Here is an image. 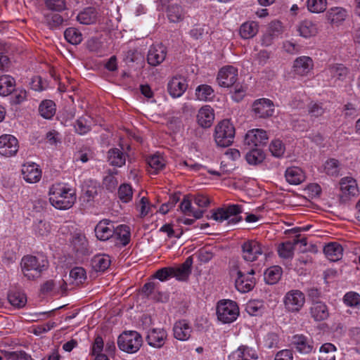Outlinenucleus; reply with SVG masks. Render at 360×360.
<instances>
[{
	"label": "nucleus",
	"instance_id": "obj_1",
	"mask_svg": "<svg viewBox=\"0 0 360 360\" xmlns=\"http://www.w3.org/2000/svg\"><path fill=\"white\" fill-rule=\"evenodd\" d=\"M49 195L50 203L58 210H68L76 201L75 190L65 183L53 184L49 189Z\"/></svg>",
	"mask_w": 360,
	"mask_h": 360
},
{
	"label": "nucleus",
	"instance_id": "obj_2",
	"mask_svg": "<svg viewBox=\"0 0 360 360\" xmlns=\"http://www.w3.org/2000/svg\"><path fill=\"white\" fill-rule=\"evenodd\" d=\"M20 266L24 276L28 280H34L48 269L49 261L44 256L25 255L21 259Z\"/></svg>",
	"mask_w": 360,
	"mask_h": 360
},
{
	"label": "nucleus",
	"instance_id": "obj_3",
	"mask_svg": "<svg viewBox=\"0 0 360 360\" xmlns=\"http://www.w3.org/2000/svg\"><path fill=\"white\" fill-rule=\"evenodd\" d=\"M236 130L229 120H223L215 127L214 138L218 146L226 148L233 143Z\"/></svg>",
	"mask_w": 360,
	"mask_h": 360
},
{
	"label": "nucleus",
	"instance_id": "obj_4",
	"mask_svg": "<svg viewBox=\"0 0 360 360\" xmlns=\"http://www.w3.org/2000/svg\"><path fill=\"white\" fill-rule=\"evenodd\" d=\"M217 315L218 319L222 323H232L239 315V308L234 301L221 300L217 304Z\"/></svg>",
	"mask_w": 360,
	"mask_h": 360
},
{
	"label": "nucleus",
	"instance_id": "obj_5",
	"mask_svg": "<svg viewBox=\"0 0 360 360\" xmlns=\"http://www.w3.org/2000/svg\"><path fill=\"white\" fill-rule=\"evenodd\" d=\"M283 303L288 311L298 312L305 303V295L299 290H291L285 295Z\"/></svg>",
	"mask_w": 360,
	"mask_h": 360
},
{
	"label": "nucleus",
	"instance_id": "obj_6",
	"mask_svg": "<svg viewBox=\"0 0 360 360\" xmlns=\"http://www.w3.org/2000/svg\"><path fill=\"white\" fill-rule=\"evenodd\" d=\"M242 257L246 262H252L263 255L262 244L256 240H248L241 245Z\"/></svg>",
	"mask_w": 360,
	"mask_h": 360
},
{
	"label": "nucleus",
	"instance_id": "obj_7",
	"mask_svg": "<svg viewBox=\"0 0 360 360\" xmlns=\"http://www.w3.org/2000/svg\"><path fill=\"white\" fill-rule=\"evenodd\" d=\"M238 79V69L232 65L221 68L217 75V80L221 87L229 88L233 86Z\"/></svg>",
	"mask_w": 360,
	"mask_h": 360
},
{
	"label": "nucleus",
	"instance_id": "obj_8",
	"mask_svg": "<svg viewBox=\"0 0 360 360\" xmlns=\"http://www.w3.org/2000/svg\"><path fill=\"white\" fill-rule=\"evenodd\" d=\"M19 149L18 139L11 134L0 136V155L12 157L16 155Z\"/></svg>",
	"mask_w": 360,
	"mask_h": 360
},
{
	"label": "nucleus",
	"instance_id": "obj_9",
	"mask_svg": "<svg viewBox=\"0 0 360 360\" xmlns=\"http://www.w3.org/2000/svg\"><path fill=\"white\" fill-rule=\"evenodd\" d=\"M252 111L257 117H269L274 112V103L269 98H262L257 99L252 104Z\"/></svg>",
	"mask_w": 360,
	"mask_h": 360
},
{
	"label": "nucleus",
	"instance_id": "obj_10",
	"mask_svg": "<svg viewBox=\"0 0 360 360\" xmlns=\"http://www.w3.org/2000/svg\"><path fill=\"white\" fill-rule=\"evenodd\" d=\"M255 271L250 269L247 274L238 271V276L235 281L236 289L243 293L248 292L253 289L255 285V278H254Z\"/></svg>",
	"mask_w": 360,
	"mask_h": 360
},
{
	"label": "nucleus",
	"instance_id": "obj_11",
	"mask_svg": "<svg viewBox=\"0 0 360 360\" xmlns=\"http://www.w3.org/2000/svg\"><path fill=\"white\" fill-rule=\"evenodd\" d=\"M268 139L266 131L262 129H253L247 132L244 142L250 148H260L266 144Z\"/></svg>",
	"mask_w": 360,
	"mask_h": 360
},
{
	"label": "nucleus",
	"instance_id": "obj_12",
	"mask_svg": "<svg viewBox=\"0 0 360 360\" xmlns=\"http://www.w3.org/2000/svg\"><path fill=\"white\" fill-rule=\"evenodd\" d=\"M167 53V48L162 44H153L148 51V63L154 67L159 65L165 60Z\"/></svg>",
	"mask_w": 360,
	"mask_h": 360
},
{
	"label": "nucleus",
	"instance_id": "obj_13",
	"mask_svg": "<svg viewBox=\"0 0 360 360\" xmlns=\"http://www.w3.org/2000/svg\"><path fill=\"white\" fill-rule=\"evenodd\" d=\"M94 231L98 240L101 241L108 240L115 233L114 223L109 219H103L96 224Z\"/></svg>",
	"mask_w": 360,
	"mask_h": 360
},
{
	"label": "nucleus",
	"instance_id": "obj_14",
	"mask_svg": "<svg viewBox=\"0 0 360 360\" xmlns=\"http://www.w3.org/2000/svg\"><path fill=\"white\" fill-rule=\"evenodd\" d=\"M188 84L186 79L180 76L173 77L167 84V91L172 98H179L186 91Z\"/></svg>",
	"mask_w": 360,
	"mask_h": 360
},
{
	"label": "nucleus",
	"instance_id": "obj_15",
	"mask_svg": "<svg viewBox=\"0 0 360 360\" xmlns=\"http://www.w3.org/2000/svg\"><path fill=\"white\" fill-rule=\"evenodd\" d=\"M309 314L315 321H325L330 316L328 305L324 302L314 300L309 308Z\"/></svg>",
	"mask_w": 360,
	"mask_h": 360
},
{
	"label": "nucleus",
	"instance_id": "obj_16",
	"mask_svg": "<svg viewBox=\"0 0 360 360\" xmlns=\"http://www.w3.org/2000/svg\"><path fill=\"white\" fill-rule=\"evenodd\" d=\"M22 175L27 183L34 184L40 181L41 170L36 163H27L22 165Z\"/></svg>",
	"mask_w": 360,
	"mask_h": 360
},
{
	"label": "nucleus",
	"instance_id": "obj_17",
	"mask_svg": "<svg viewBox=\"0 0 360 360\" xmlns=\"http://www.w3.org/2000/svg\"><path fill=\"white\" fill-rule=\"evenodd\" d=\"M314 68L313 60L309 56H300L293 63V70L295 74L301 76L307 75Z\"/></svg>",
	"mask_w": 360,
	"mask_h": 360
},
{
	"label": "nucleus",
	"instance_id": "obj_18",
	"mask_svg": "<svg viewBox=\"0 0 360 360\" xmlns=\"http://www.w3.org/2000/svg\"><path fill=\"white\" fill-rule=\"evenodd\" d=\"M192 264L193 258L190 256L179 266L172 267L174 271L172 273L173 278H175L179 281H186L191 274Z\"/></svg>",
	"mask_w": 360,
	"mask_h": 360
},
{
	"label": "nucleus",
	"instance_id": "obj_19",
	"mask_svg": "<svg viewBox=\"0 0 360 360\" xmlns=\"http://www.w3.org/2000/svg\"><path fill=\"white\" fill-rule=\"evenodd\" d=\"M214 120V110L210 105L202 106L198 112L197 122L203 128H209L212 126Z\"/></svg>",
	"mask_w": 360,
	"mask_h": 360
},
{
	"label": "nucleus",
	"instance_id": "obj_20",
	"mask_svg": "<svg viewBox=\"0 0 360 360\" xmlns=\"http://www.w3.org/2000/svg\"><path fill=\"white\" fill-rule=\"evenodd\" d=\"M71 245L77 255L84 256L89 254V243L84 234L75 233L71 240Z\"/></svg>",
	"mask_w": 360,
	"mask_h": 360
},
{
	"label": "nucleus",
	"instance_id": "obj_21",
	"mask_svg": "<svg viewBox=\"0 0 360 360\" xmlns=\"http://www.w3.org/2000/svg\"><path fill=\"white\" fill-rule=\"evenodd\" d=\"M111 238H114L117 245L127 246L131 240L130 228L126 224L115 226V233Z\"/></svg>",
	"mask_w": 360,
	"mask_h": 360
},
{
	"label": "nucleus",
	"instance_id": "obj_22",
	"mask_svg": "<svg viewBox=\"0 0 360 360\" xmlns=\"http://www.w3.org/2000/svg\"><path fill=\"white\" fill-rule=\"evenodd\" d=\"M296 31L298 34L305 39L316 36L318 32L316 24L310 20H304L296 25Z\"/></svg>",
	"mask_w": 360,
	"mask_h": 360
},
{
	"label": "nucleus",
	"instance_id": "obj_23",
	"mask_svg": "<svg viewBox=\"0 0 360 360\" xmlns=\"http://www.w3.org/2000/svg\"><path fill=\"white\" fill-rule=\"evenodd\" d=\"M349 69L342 64L334 63L329 65L326 69V74L330 77L331 79L344 81L348 74Z\"/></svg>",
	"mask_w": 360,
	"mask_h": 360
},
{
	"label": "nucleus",
	"instance_id": "obj_24",
	"mask_svg": "<svg viewBox=\"0 0 360 360\" xmlns=\"http://www.w3.org/2000/svg\"><path fill=\"white\" fill-rule=\"evenodd\" d=\"M257 359V354L248 346L242 345L229 356V360H250Z\"/></svg>",
	"mask_w": 360,
	"mask_h": 360
},
{
	"label": "nucleus",
	"instance_id": "obj_25",
	"mask_svg": "<svg viewBox=\"0 0 360 360\" xmlns=\"http://www.w3.org/2000/svg\"><path fill=\"white\" fill-rule=\"evenodd\" d=\"M347 16V11L342 7H332L326 13L328 21L334 25L342 23Z\"/></svg>",
	"mask_w": 360,
	"mask_h": 360
},
{
	"label": "nucleus",
	"instance_id": "obj_26",
	"mask_svg": "<svg viewBox=\"0 0 360 360\" xmlns=\"http://www.w3.org/2000/svg\"><path fill=\"white\" fill-rule=\"evenodd\" d=\"M343 248L338 243L331 242L323 248L326 257L332 262L339 260L342 256Z\"/></svg>",
	"mask_w": 360,
	"mask_h": 360
},
{
	"label": "nucleus",
	"instance_id": "obj_27",
	"mask_svg": "<svg viewBox=\"0 0 360 360\" xmlns=\"http://www.w3.org/2000/svg\"><path fill=\"white\" fill-rule=\"evenodd\" d=\"M285 177L286 181L292 185H298L305 179L302 169L298 167H288L285 171Z\"/></svg>",
	"mask_w": 360,
	"mask_h": 360
},
{
	"label": "nucleus",
	"instance_id": "obj_28",
	"mask_svg": "<svg viewBox=\"0 0 360 360\" xmlns=\"http://www.w3.org/2000/svg\"><path fill=\"white\" fill-rule=\"evenodd\" d=\"M167 16L171 22H179L184 20L185 11L184 8L178 4H169L167 8Z\"/></svg>",
	"mask_w": 360,
	"mask_h": 360
},
{
	"label": "nucleus",
	"instance_id": "obj_29",
	"mask_svg": "<svg viewBox=\"0 0 360 360\" xmlns=\"http://www.w3.org/2000/svg\"><path fill=\"white\" fill-rule=\"evenodd\" d=\"M126 156V153L122 150L114 148L109 150L108 160L110 165L121 167L125 165Z\"/></svg>",
	"mask_w": 360,
	"mask_h": 360
},
{
	"label": "nucleus",
	"instance_id": "obj_30",
	"mask_svg": "<svg viewBox=\"0 0 360 360\" xmlns=\"http://www.w3.org/2000/svg\"><path fill=\"white\" fill-rule=\"evenodd\" d=\"M340 190L346 196H354L358 192L356 181L350 176H346L340 180Z\"/></svg>",
	"mask_w": 360,
	"mask_h": 360
},
{
	"label": "nucleus",
	"instance_id": "obj_31",
	"mask_svg": "<svg viewBox=\"0 0 360 360\" xmlns=\"http://www.w3.org/2000/svg\"><path fill=\"white\" fill-rule=\"evenodd\" d=\"M119 348L127 353L137 352L142 345V339H117Z\"/></svg>",
	"mask_w": 360,
	"mask_h": 360
},
{
	"label": "nucleus",
	"instance_id": "obj_32",
	"mask_svg": "<svg viewBox=\"0 0 360 360\" xmlns=\"http://www.w3.org/2000/svg\"><path fill=\"white\" fill-rule=\"evenodd\" d=\"M98 12L94 7H87L81 11L77 16L79 23L83 25H91L96 22Z\"/></svg>",
	"mask_w": 360,
	"mask_h": 360
},
{
	"label": "nucleus",
	"instance_id": "obj_33",
	"mask_svg": "<svg viewBox=\"0 0 360 360\" xmlns=\"http://www.w3.org/2000/svg\"><path fill=\"white\" fill-rule=\"evenodd\" d=\"M111 260L110 256L105 254L96 255L91 259V266L97 272L105 271L109 268Z\"/></svg>",
	"mask_w": 360,
	"mask_h": 360
},
{
	"label": "nucleus",
	"instance_id": "obj_34",
	"mask_svg": "<svg viewBox=\"0 0 360 360\" xmlns=\"http://www.w3.org/2000/svg\"><path fill=\"white\" fill-rule=\"evenodd\" d=\"M195 94L197 100L205 102L212 101L215 97L214 89L208 84L198 86Z\"/></svg>",
	"mask_w": 360,
	"mask_h": 360
},
{
	"label": "nucleus",
	"instance_id": "obj_35",
	"mask_svg": "<svg viewBox=\"0 0 360 360\" xmlns=\"http://www.w3.org/2000/svg\"><path fill=\"white\" fill-rule=\"evenodd\" d=\"M181 211L186 215L193 216L195 219H200L203 215V210L198 209L193 210L191 205V199L189 196H184L179 205Z\"/></svg>",
	"mask_w": 360,
	"mask_h": 360
},
{
	"label": "nucleus",
	"instance_id": "obj_36",
	"mask_svg": "<svg viewBox=\"0 0 360 360\" xmlns=\"http://www.w3.org/2000/svg\"><path fill=\"white\" fill-rule=\"evenodd\" d=\"M147 163L149 166L148 171L150 174H158L165 167V161L163 157L158 155L148 157Z\"/></svg>",
	"mask_w": 360,
	"mask_h": 360
},
{
	"label": "nucleus",
	"instance_id": "obj_37",
	"mask_svg": "<svg viewBox=\"0 0 360 360\" xmlns=\"http://www.w3.org/2000/svg\"><path fill=\"white\" fill-rule=\"evenodd\" d=\"M15 85V81L11 76H0V96H6L11 94L14 91Z\"/></svg>",
	"mask_w": 360,
	"mask_h": 360
},
{
	"label": "nucleus",
	"instance_id": "obj_38",
	"mask_svg": "<svg viewBox=\"0 0 360 360\" xmlns=\"http://www.w3.org/2000/svg\"><path fill=\"white\" fill-rule=\"evenodd\" d=\"M173 331L174 338H190L192 328L186 321L180 320L175 323Z\"/></svg>",
	"mask_w": 360,
	"mask_h": 360
},
{
	"label": "nucleus",
	"instance_id": "obj_39",
	"mask_svg": "<svg viewBox=\"0 0 360 360\" xmlns=\"http://www.w3.org/2000/svg\"><path fill=\"white\" fill-rule=\"evenodd\" d=\"M259 26L255 21L246 22L240 27V35L243 39H248L254 37L258 32Z\"/></svg>",
	"mask_w": 360,
	"mask_h": 360
},
{
	"label": "nucleus",
	"instance_id": "obj_40",
	"mask_svg": "<svg viewBox=\"0 0 360 360\" xmlns=\"http://www.w3.org/2000/svg\"><path fill=\"white\" fill-rule=\"evenodd\" d=\"M74 127L77 134H86L91 129V118L89 116L79 117L76 120Z\"/></svg>",
	"mask_w": 360,
	"mask_h": 360
},
{
	"label": "nucleus",
	"instance_id": "obj_41",
	"mask_svg": "<svg viewBox=\"0 0 360 360\" xmlns=\"http://www.w3.org/2000/svg\"><path fill=\"white\" fill-rule=\"evenodd\" d=\"M247 162L250 165H258L265 159V153L260 148H250L245 156Z\"/></svg>",
	"mask_w": 360,
	"mask_h": 360
},
{
	"label": "nucleus",
	"instance_id": "obj_42",
	"mask_svg": "<svg viewBox=\"0 0 360 360\" xmlns=\"http://www.w3.org/2000/svg\"><path fill=\"white\" fill-rule=\"evenodd\" d=\"M225 209L229 219L228 224L235 225L242 221V217L238 216L243 212L242 205L235 204L229 205Z\"/></svg>",
	"mask_w": 360,
	"mask_h": 360
},
{
	"label": "nucleus",
	"instance_id": "obj_43",
	"mask_svg": "<svg viewBox=\"0 0 360 360\" xmlns=\"http://www.w3.org/2000/svg\"><path fill=\"white\" fill-rule=\"evenodd\" d=\"M56 104L51 100L43 101L39 107V111L41 117L45 119H51L56 113Z\"/></svg>",
	"mask_w": 360,
	"mask_h": 360
},
{
	"label": "nucleus",
	"instance_id": "obj_44",
	"mask_svg": "<svg viewBox=\"0 0 360 360\" xmlns=\"http://www.w3.org/2000/svg\"><path fill=\"white\" fill-rule=\"evenodd\" d=\"M8 300L11 305L17 308H22L27 303L25 294L20 291L10 292L8 295Z\"/></svg>",
	"mask_w": 360,
	"mask_h": 360
},
{
	"label": "nucleus",
	"instance_id": "obj_45",
	"mask_svg": "<svg viewBox=\"0 0 360 360\" xmlns=\"http://www.w3.org/2000/svg\"><path fill=\"white\" fill-rule=\"evenodd\" d=\"M282 269L278 266H273L267 269L264 273V279L266 283L273 285L281 278Z\"/></svg>",
	"mask_w": 360,
	"mask_h": 360
},
{
	"label": "nucleus",
	"instance_id": "obj_46",
	"mask_svg": "<svg viewBox=\"0 0 360 360\" xmlns=\"http://www.w3.org/2000/svg\"><path fill=\"white\" fill-rule=\"evenodd\" d=\"M65 39L70 44L77 45L82 41L83 37L81 32L75 27H68L64 32Z\"/></svg>",
	"mask_w": 360,
	"mask_h": 360
},
{
	"label": "nucleus",
	"instance_id": "obj_47",
	"mask_svg": "<svg viewBox=\"0 0 360 360\" xmlns=\"http://www.w3.org/2000/svg\"><path fill=\"white\" fill-rule=\"evenodd\" d=\"M335 347L331 343H325L320 348L319 360H335Z\"/></svg>",
	"mask_w": 360,
	"mask_h": 360
},
{
	"label": "nucleus",
	"instance_id": "obj_48",
	"mask_svg": "<svg viewBox=\"0 0 360 360\" xmlns=\"http://www.w3.org/2000/svg\"><path fill=\"white\" fill-rule=\"evenodd\" d=\"M70 278L73 283L76 285L82 284L86 278V271L82 267L75 266L70 270Z\"/></svg>",
	"mask_w": 360,
	"mask_h": 360
},
{
	"label": "nucleus",
	"instance_id": "obj_49",
	"mask_svg": "<svg viewBox=\"0 0 360 360\" xmlns=\"http://www.w3.org/2000/svg\"><path fill=\"white\" fill-rule=\"evenodd\" d=\"M327 6L326 0H307V6L308 10L314 13L323 12Z\"/></svg>",
	"mask_w": 360,
	"mask_h": 360
},
{
	"label": "nucleus",
	"instance_id": "obj_50",
	"mask_svg": "<svg viewBox=\"0 0 360 360\" xmlns=\"http://www.w3.org/2000/svg\"><path fill=\"white\" fill-rule=\"evenodd\" d=\"M295 246L290 241L281 243L278 248V252L281 257L288 259L291 258L294 254Z\"/></svg>",
	"mask_w": 360,
	"mask_h": 360
},
{
	"label": "nucleus",
	"instance_id": "obj_51",
	"mask_svg": "<svg viewBox=\"0 0 360 360\" xmlns=\"http://www.w3.org/2000/svg\"><path fill=\"white\" fill-rule=\"evenodd\" d=\"M133 196V190L131 185L123 184L118 189V197L123 202H129Z\"/></svg>",
	"mask_w": 360,
	"mask_h": 360
},
{
	"label": "nucleus",
	"instance_id": "obj_52",
	"mask_svg": "<svg viewBox=\"0 0 360 360\" xmlns=\"http://www.w3.org/2000/svg\"><path fill=\"white\" fill-rule=\"evenodd\" d=\"M339 161L331 158L328 160L324 164V171L330 176H338L340 172Z\"/></svg>",
	"mask_w": 360,
	"mask_h": 360
},
{
	"label": "nucleus",
	"instance_id": "obj_53",
	"mask_svg": "<svg viewBox=\"0 0 360 360\" xmlns=\"http://www.w3.org/2000/svg\"><path fill=\"white\" fill-rule=\"evenodd\" d=\"M293 347L300 353L308 354L313 349L312 342L308 339H299L298 341L293 343Z\"/></svg>",
	"mask_w": 360,
	"mask_h": 360
},
{
	"label": "nucleus",
	"instance_id": "obj_54",
	"mask_svg": "<svg viewBox=\"0 0 360 360\" xmlns=\"http://www.w3.org/2000/svg\"><path fill=\"white\" fill-rule=\"evenodd\" d=\"M269 150L273 156L280 158L284 154L285 148L281 140L275 139L271 142L269 145Z\"/></svg>",
	"mask_w": 360,
	"mask_h": 360
},
{
	"label": "nucleus",
	"instance_id": "obj_55",
	"mask_svg": "<svg viewBox=\"0 0 360 360\" xmlns=\"http://www.w3.org/2000/svg\"><path fill=\"white\" fill-rule=\"evenodd\" d=\"M46 7L52 11L62 12L67 8L65 0H45Z\"/></svg>",
	"mask_w": 360,
	"mask_h": 360
},
{
	"label": "nucleus",
	"instance_id": "obj_56",
	"mask_svg": "<svg viewBox=\"0 0 360 360\" xmlns=\"http://www.w3.org/2000/svg\"><path fill=\"white\" fill-rule=\"evenodd\" d=\"M343 301L347 306L358 307L360 306V295L357 292L350 291L344 295Z\"/></svg>",
	"mask_w": 360,
	"mask_h": 360
},
{
	"label": "nucleus",
	"instance_id": "obj_57",
	"mask_svg": "<svg viewBox=\"0 0 360 360\" xmlns=\"http://www.w3.org/2000/svg\"><path fill=\"white\" fill-rule=\"evenodd\" d=\"M84 195L87 198V201L93 200L98 194V186L96 182L90 181L86 184L82 188Z\"/></svg>",
	"mask_w": 360,
	"mask_h": 360
},
{
	"label": "nucleus",
	"instance_id": "obj_58",
	"mask_svg": "<svg viewBox=\"0 0 360 360\" xmlns=\"http://www.w3.org/2000/svg\"><path fill=\"white\" fill-rule=\"evenodd\" d=\"M245 310L251 316H257L262 312V304L259 301H250L246 305Z\"/></svg>",
	"mask_w": 360,
	"mask_h": 360
},
{
	"label": "nucleus",
	"instance_id": "obj_59",
	"mask_svg": "<svg viewBox=\"0 0 360 360\" xmlns=\"http://www.w3.org/2000/svg\"><path fill=\"white\" fill-rule=\"evenodd\" d=\"M173 272L174 271L172 266L164 267L160 269H158L155 272L154 277L162 282L167 281L169 278H173Z\"/></svg>",
	"mask_w": 360,
	"mask_h": 360
},
{
	"label": "nucleus",
	"instance_id": "obj_60",
	"mask_svg": "<svg viewBox=\"0 0 360 360\" xmlns=\"http://www.w3.org/2000/svg\"><path fill=\"white\" fill-rule=\"evenodd\" d=\"M308 112L311 117H318L324 113L325 109L322 103L311 102L308 107Z\"/></svg>",
	"mask_w": 360,
	"mask_h": 360
},
{
	"label": "nucleus",
	"instance_id": "obj_61",
	"mask_svg": "<svg viewBox=\"0 0 360 360\" xmlns=\"http://www.w3.org/2000/svg\"><path fill=\"white\" fill-rule=\"evenodd\" d=\"M34 230L37 235L44 236L50 232L51 226L49 223L40 220L34 225Z\"/></svg>",
	"mask_w": 360,
	"mask_h": 360
},
{
	"label": "nucleus",
	"instance_id": "obj_62",
	"mask_svg": "<svg viewBox=\"0 0 360 360\" xmlns=\"http://www.w3.org/2000/svg\"><path fill=\"white\" fill-rule=\"evenodd\" d=\"M45 18L49 25L52 27H57L63 22V17L58 13H51L45 15Z\"/></svg>",
	"mask_w": 360,
	"mask_h": 360
},
{
	"label": "nucleus",
	"instance_id": "obj_63",
	"mask_svg": "<svg viewBox=\"0 0 360 360\" xmlns=\"http://www.w3.org/2000/svg\"><path fill=\"white\" fill-rule=\"evenodd\" d=\"M233 91L231 93V98L236 102L240 101L245 95L246 88L241 84H235Z\"/></svg>",
	"mask_w": 360,
	"mask_h": 360
},
{
	"label": "nucleus",
	"instance_id": "obj_64",
	"mask_svg": "<svg viewBox=\"0 0 360 360\" xmlns=\"http://www.w3.org/2000/svg\"><path fill=\"white\" fill-rule=\"evenodd\" d=\"M5 356L13 360H30V356L22 351L8 352L4 351Z\"/></svg>",
	"mask_w": 360,
	"mask_h": 360
}]
</instances>
